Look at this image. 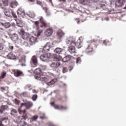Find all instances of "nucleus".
Segmentation results:
<instances>
[{"label": "nucleus", "mask_w": 126, "mask_h": 126, "mask_svg": "<svg viewBox=\"0 0 126 126\" xmlns=\"http://www.w3.org/2000/svg\"><path fill=\"white\" fill-rule=\"evenodd\" d=\"M76 63H81V58L80 57L77 58Z\"/></svg>", "instance_id": "nucleus-42"}, {"label": "nucleus", "mask_w": 126, "mask_h": 126, "mask_svg": "<svg viewBox=\"0 0 126 126\" xmlns=\"http://www.w3.org/2000/svg\"><path fill=\"white\" fill-rule=\"evenodd\" d=\"M3 12L5 15L7 17H14V18H17V15H16V14L14 12L12 11L11 13L10 11H9V10L6 8H3Z\"/></svg>", "instance_id": "nucleus-3"}, {"label": "nucleus", "mask_w": 126, "mask_h": 126, "mask_svg": "<svg viewBox=\"0 0 126 126\" xmlns=\"http://www.w3.org/2000/svg\"><path fill=\"white\" fill-rule=\"evenodd\" d=\"M97 42H98V39H97V38L91 40V43H97Z\"/></svg>", "instance_id": "nucleus-48"}, {"label": "nucleus", "mask_w": 126, "mask_h": 126, "mask_svg": "<svg viewBox=\"0 0 126 126\" xmlns=\"http://www.w3.org/2000/svg\"><path fill=\"white\" fill-rule=\"evenodd\" d=\"M6 76V72L5 71H3L1 74V78L2 79H3Z\"/></svg>", "instance_id": "nucleus-38"}, {"label": "nucleus", "mask_w": 126, "mask_h": 126, "mask_svg": "<svg viewBox=\"0 0 126 126\" xmlns=\"http://www.w3.org/2000/svg\"><path fill=\"white\" fill-rule=\"evenodd\" d=\"M76 40L75 37L73 36H68L66 40L65 43L68 46V51L71 54H75L76 53V48L75 46L78 49H80L82 47V44L80 41H78L76 42Z\"/></svg>", "instance_id": "nucleus-1"}, {"label": "nucleus", "mask_w": 126, "mask_h": 126, "mask_svg": "<svg viewBox=\"0 0 126 126\" xmlns=\"http://www.w3.org/2000/svg\"><path fill=\"white\" fill-rule=\"evenodd\" d=\"M20 35H22L23 39L24 40H27L29 38L30 34L27 32H19Z\"/></svg>", "instance_id": "nucleus-15"}, {"label": "nucleus", "mask_w": 126, "mask_h": 126, "mask_svg": "<svg viewBox=\"0 0 126 126\" xmlns=\"http://www.w3.org/2000/svg\"><path fill=\"white\" fill-rule=\"evenodd\" d=\"M34 73L35 74L34 75V78H35V79L39 78V77L41 75V74H43V73H42V70L40 68L35 69L34 70Z\"/></svg>", "instance_id": "nucleus-7"}, {"label": "nucleus", "mask_w": 126, "mask_h": 126, "mask_svg": "<svg viewBox=\"0 0 126 126\" xmlns=\"http://www.w3.org/2000/svg\"><path fill=\"white\" fill-rule=\"evenodd\" d=\"M63 73H65L66 72H67V68L63 67Z\"/></svg>", "instance_id": "nucleus-47"}, {"label": "nucleus", "mask_w": 126, "mask_h": 126, "mask_svg": "<svg viewBox=\"0 0 126 126\" xmlns=\"http://www.w3.org/2000/svg\"><path fill=\"white\" fill-rule=\"evenodd\" d=\"M57 82V79H53L50 82L47 83L48 85L50 86V85H53Z\"/></svg>", "instance_id": "nucleus-30"}, {"label": "nucleus", "mask_w": 126, "mask_h": 126, "mask_svg": "<svg viewBox=\"0 0 126 126\" xmlns=\"http://www.w3.org/2000/svg\"><path fill=\"white\" fill-rule=\"evenodd\" d=\"M109 43L110 42L107 40H104L103 42V45H105V46H107Z\"/></svg>", "instance_id": "nucleus-43"}, {"label": "nucleus", "mask_w": 126, "mask_h": 126, "mask_svg": "<svg viewBox=\"0 0 126 126\" xmlns=\"http://www.w3.org/2000/svg\"><path fill=\"white\" fill-rule=\"evenodd\" d=\"M70 59H71V56H67L63 59L62 62L63 63H66V62L70 61Z\"/></svg>", "instance_id": "nucleus-23"}, {"label": "nucleus", "mask_w": 126, "mask_h": 126, "mask_svg": "<svg viewBox=\"0 0 126 126\" xmlns=\"http://www.w3.org/2000/svg\"><path fill=\"white\" fill-rule=\"evenodd\" d=\"M59 1H61L62 2H65L66 1V0H58Z\"/></svg>", "instance_id": "nucleus-58"}, {"label": "nucleus", "mask_w": 126, "mask_h": 126, "mask_svg": "<svg viewBox=\"0 0 126 126\" xmlns=\"http://www.w3.org/2000/svg\"><path fill=\"white\" fill-rule=\"evenodd\" d=\"M1 50H3V45H2L1 44H0V51Z\"/></svg>", "instance_id": "nucleus-54"}, {"label": "nucleus", "mask_w": 126, "mask_h": 126, "mask_svg": "<svg viewBox=\"0 0 126 126\" xmlns=\"http://www.w3.org/2000/svg\"><path fill=\"white\" fill-rule=\"evenodd\" d=\"M13 46H9V49L10 50H13Z\"/></svg>", "instance_id": "nucleus-64"}, {"label": "nucleus", "mask_w": 126, "mask_h": 126, "mask_svg": "<svg viewBox=\"0 0 126 126\" xmlns=\"http://www.w3.org/2000/svg\"><path fill=\"white\" fill-rule=\"evenodd\" d=\"M34 23H35V25L36 26H38V25H39V21H35Z\"/></svg>", "instance_id": "nucleus-56"}, {"label": "nucleus", "mask_w": 126, "mask_h": 126, "mask_svg": "<svg viewBox=\"0 0 126 126\" xmlns=\"http://www.w3.org/2000/svg\"><path fill=\"white\" fill-rule=\"evenodd\" d=\"M85 12L87 13V14H90V11H89V10H88V9L85 10Z\"/></svg>", "instance_id": "nucleus-52"}, {"label": "nucleus", "mask_w": 126, "mask_h": 126, "mask_svg": "<svg viewBox=\"0 0 126 126\" xmlns=\"http://www.w3.org/2000/svg\"><path fill=\"white\" fill-rule=\"evenodd\" d=\"M3 22V25L2 26L3 27H4V28H9L10 27V23L9 22Z\"/></svg>", "instance_id": "nucleus-31"}, {"label": "nucleus", "mask_w": 126, "mask_h": 126, "mask_svg": "<svg viewBox=\"0 0 126 126\" xmlns=\"http://www.w3.org/2000/svg\"><path fill=\"white\" fill-rule=\"evenodd\" d=\"M50 49H51V46L49 43H47L43 47V51L48 52L50 51Z\"/></svg>", "instance_id": "nucleus-19"}, {"label": "nucleus", "mask_w": 126, "mask_h": 126, "mask_svg": "<svg viewBox=\"0 0 126 126\" xmlns=\"http://www.w3.org/2000/svg\"><path fill=\"white\" fill-rule=\"evenodd\" d=\"M1 91H2V92H3V91H4L5 90V88H3V87H1L0 88Z\"/></svg>", "instance_id": "nucleus-55"}, {"label": "nucleus", "mask_w": 126, "mask_h": 126, "mask_svg": "<svg viewBox=\"0 0 126 126\" xmlns=\"http://www.w3.org/2000/svg\"><path fill=\"white\" fill-rule=\"evenodd\" d=\"M23 106H25L26 108V110H29L31 107L33 106V103L31 101H29L26 103H22L21 104L20 108H22Z\"/></svg>", "instance_id": "nucleus-5"}, {"label": "nucleus", "mask_w": 126, "mask_h": 126, "mask_svg": "<svg viewBox=\"0 0 126 126\" xmlns=\"http://www.w3.org/2000/svg\"><path fill=\"white\" fill-rule=\"evenodd\" d=\"M0 126H4V125L2 124V122L1 121H0Z\"/></svg>", "instance_id": "nucleus-61"}, {"label": "nucleus", "mask_w": 126, "mask_h": 126, "mask_svg": "<svg viewBox=\"0 0 126 126\" xmlns=\"http://www.w3.org/2000/svg\"><path fill=\"white\" fill-rule=\"evenodd\" d=\"M125 0H116L115 6L116 7H121L124 5V3H125Z\"/></svg>", "instance_id": "nucleus-13"}, {"label": "nucleus", "mask_w": 126, "mask_h": 126, "mask_svg": "<svg viewBox=\"0 0 126 126\" xmlns=\"http://www.w3.org/2000/svg\"><path fill=\"white\" fill-rule=\"evenodd\" d=\"M18 4V3L16 1L12 2L10 6L12 8H14L17 6Z\"/></svg>", "instance_id": "nucleus-32"}, {"label": "nucleus", "mask_w": 126, "mask_h": 126, "mask_svg": "<svg viewBox=\"0 0 126 126\" xmlns=\"http://www.w3.org/2000/svg\"><path fill=\"white\" fill-rule=\"evenodd\" d=\"M14 101L15 104H16V105H19V104L20 103V101H19V100H18L17 98H15Z\"/></svg>", "instance_id": "nucleus-44"}, {"label": "nucleus", "mask_w": 126, "mask_h": 126, "mask_svg": "<svg viewBox=\"0 0 126 126\" xmlns=\"http://www.w3.org/2000/svg\"><path fill=\"white\" fill-rule=\"evenodd\" d=\"M36 79L37 80H40L43 83H47V82L49 81V78L48 77V76H47V75L44 74L43 73L41 74V75L38 77V78H36Z\"/></svg>", "instance_id": "nucleus-4"}, {"label": "nucleus", "mask_w": 126, "mask_h": 126, "mask_svg": "<svg viewBox=\"0 0 126 126\" xmlns=\"http://www.w3.org/2000/svg\"><path fill=\"white\" fill-rule=\"evenodd\" d=\"M19 42H20V43H21V44H23V41H22V40L21 39H19Z\"/></svg>", "instance_id": "nucleus-63"}, {"label": "nucleus", "mask_w": 126, "mask_h": 126, "mask_svg": "<svg viewBox=\"0 0 126 126\" xmlns=\"http://www.w3.org/2000/svg\"><path fill=\"white\" fill-rule=\"evenodd\" d=\"M47 32H53V28H49L47 30Z\"/></svg>", "instance_id": "nucleus-50"}, {"label": "nucleus", "mask_w": 126, "mask_h": 126, "mask_svg": "<svg viewBox=\"0 0 126 126\" xmlns=\"http://www.w3.org/2000/svg\"><path fill=\"white\" fill-rule=\"evenodd\" d=\"M42 9L43 10H45L46 13V16H51V12L49 10V8L43 7Z\"/></svg>", "instance_id": "nucleus-26"}, {"label": "nucleus", "mask_w": 126, "mask_h": 126, "mask_svg": "<svg viewBox=\"0 0 126 126\" xmlns=\"http://www.w3.org/2000/svg\"><path fill=\"white\" fill-rule=\"evenodd\" d=\"M21 95H22V96H23L24 97H28V94L27 93V92H23L21 94Z\"/></svg>", "instance_id": "nucleus-41"}, {"label": "nucleus", "mask_w": 126, "mask_h": 126, "mask_svg": "<svg viewBox=\"0 0 126 126\" xmlns=\"http://www.w3.org/2000/svg\"><path fill=\"white\" fill-rule=\"evenodd\" d=\"M53 57L55 60H57L58 61H61V60L62 59V56L60 55H57V54H54Z\"/></svg>", "instance_id": "nucleus-34"}, {"label": "nucleus", "mask_w": 126, "mask_h": 126, "mask_svg": "<svg viewBox=\"0 0 126 126\" xmlns=\"http://www.w3.org/2000/svg\"><path fill=\"white\" fill-rule=\"evenodd\" d=\"M37 98H38V95L37 94H33L32 97V101H36Z\"/></svg>", "instance_id": "nucleus-40"}, {"label": "nucleus", "mask_w": 126, "mask_h": 126, "mask_svg": "<svg viewBox=\"0 0 126 126\" xmlns=\"http://www.w3.org/2000/svg\"><path fill=\"white\" fill-rule=\"evenodd\" d=\"M52 32H45L44 34L46 37H50L52 35Z\"/></svg>", "instance_id": "nucleus-39"}, {"label": "nucleus", "mask_w": 126, "mask_h": 126, "mask_svg": "<svg viewBox=\"0 0 126 126\" xmlns=\"http://www.w3.org/2000/svg\"><path fill=\"white\" fill-rule=\"evenodd\" d=\"M23 126H28V125H27V123L25 122Z\"/></svg>", "instance_id": "nucleus-60"}, {"label": "nucleus", "mask_w": 126, "mask_h": 126, "mask_svg": "<svg viewBox=\"0 0 126 126\" xmlns=\"http://www.w3.org/2000/svg\"><path fill=\"white\" fill-rule=\"evenodd\" d=\"M57 36L58 37V39L61 40V39H62V38L64 36V33H63V32H58Z\"/></svg>", "instance_id": "nucleus-27"}, {"label": "nucleus", "mask_w": 126, "mask_h": 126, "mask_svg": "<svg viewBox=\"0 0 126 126\" xmlns=\"http://www.w3.org/2000/svg\"><path fill=\"white\" fill-rule=\"evenodd\" d=\"M36 2L38 4L42 6V2L40 1V0H37Z\"/></svg>", "instance_id": "nucleus-53"}, {"label": "nucleus", "mask_w": 126, "mask_h": 126, "mask_svg": "<svg viewBox=\"0 0 126 126\" xmlns=\"http://www.w3.org/2000/svg\"><path fill=\"white\" fill-rule=\"evenodd\" d=\"M83 40H84L83 37L80 36V37L79 38L78 41L79 42H81V43H82V42H83Z\"/></svg>", "instance_id": "nucleus-45"}, {"label": "nucleus", "mask_w": 126, "mask_h": 126, "mask_svg": "<svg viewBox=\"0 0 126 126\" xmlns=\"http://www.w3.org/2000/svg\"><path fill=\"white\" fill-rule=\"evenodd\" d=\"M73 68V67H72V66H69V69L70 71Z\"/></svg>", "instance_id": "nucleus-59"}, {"label": "nucleus", "mask_w": 126, "mask_h": 126, "mask_svg": "<svg viewBox=\"0 0 126 126\" xmlns=\"http://www.w3.org/2000/svg\"><path fill=\"white\" fill-rule=\"evenodd\" d=\"M48 2H50V3H51L52 5H53V2L52 1V0H47Z\"/></svg>", "instance_id": "nucleus-57"}, {"label": "nucleus", "mask_w": 126, "mask_h": 126, "mask_svg": "<svg viewBox=\"0 0 126 126\" xmlns=\"http://www.w3.org/2000/svg\"><path fill=\"white\" fill-rule=\"evenodd\" d=\"M60 65H61V63L60 62H53L51 63L50 66L53 70H56Z\"/></svg>", "instance_id": "nucleus-9"}, {"label": "nucleus", "mask_w": 126, "mask_h": 126, "mask_svg": "<svg viewBox=\"0 0 126 126\" xmlns=\"http://www.w3.org/2000/svg\"><path fill=\"white\" fill-rule=\"evenodd\" d=\"M94 1V0H81V3H87V2L92 3Z\"/></svg>", "instance_id": "nucleus-33"}, {"label": "nucleus", "mask_w": 126, "mask_h": 126, "mask_svg": "<svg viewBox=\"0 0 126 126\" xmlns=\"http://www.w3.org/2000/svg\"><path fill=\"white\" fill-rule=\"evenodd\" d=\"M3 25V22H0V26H2Z\"/></svg>", "instance_id": "nucleus-62"}, {"label": "nucleus", "mask_w": 126, "mask_h": 126, "mask_svg": "<svg viewBox=\"0 0 126 126\" xmlns=\"http://www.w3.org/2000/svg\"><path fill=\"white\" fill-rule=\"evenodd\" d=\"M54 108L56 110H67V107L66 106H63V105H54Z\"/></svg>", "instance_id": "nucleus-16"}, {"label": "nucleus", "mask_w": 126, "mask_h": 126, "mask_svg": "<svg viewBox=\"0 0 126 126\" xmlns=\"http://www.w3.org/2000/svg\"><path fill=\"white\" fill-rule=\"evenodd\" d=\"M20 113H23V116L21 117H18L16 120L17 123L20 124L22 123V122L26 121L28 119V116H27V114L26 113V110L24 109V110H22Z\"/></svg>", "instance_id": "nucleus-2"}, {"label": "nucleus", "mask_w": 126, "mask_h": 126, "mask_svg": "<svg viewBox=\"0 0 126 126\" xmlns=\"http://www.w3.org/2000/svg\"><path fill=\"white\" fill-rule=\"evenodd\" d=\"M26 17H30V18H34L35 17V13L34 12H30V14H26Z\"/></svg>", "instance_id": "nucleus-21"}, {"label": "nucleus", "mask_w": 126, "mask_h": 126, "mask_svg": "<svg viewBox=\"0 0 126 126\" xmlns=\"http://www.w3.org/2000/svg\"><path fill=\"white\" fill-rule=\"evenodd\" d=\"M46 68H47V66L46 65H44V66H42L41 67V69L42 70H45Z\"/></svg>", "instance_id": "nucleus-51"}, {"label": "nucleus", "mask_w": 126, "mask_h": 126, "mask_svg": "<svg viewBox=\"0 0 126 126\" xmlns=\"http://www.w3.org/2000/svg\"><path fill=\"white\" fill-rule=\"evenodd\" d=\"M93 52V46H92V44H88L86 48V53L87 54H89Z\"/></svg>", "instance_id": "nucleus-11"}, {"label": "nucleus", "mask_w": 126, "mask_h": 126, "mask_svg": "<svg viewBox=\"0 0 126 126\" xmlns=\"http://www.w3.org/2000/svg\"><path fill=\"white\" fill-rule=\"evenodd\" d=\"M39 21L41 23L40 27L41 28L45 29L47 27V25H48V23H47V22L45 21V19H44V18L43 17H40Z\"/></svg>", "instance_id": "nucleus-6"}, {"label": "nucleus", "mask_w": 126, "mask_h": 126, "mask_svg": "<svg viewBox=\"0 0 126 126\" xmlns=\"http://www.w3.org/2000/svg\"><path fill=\"white\" fill-rule=\"evenodd\" d=\"M34 35L36 37H39V36L41 35V32H35L34 33Z\"/></svg>", "instance_id": "nucleus-46"}, {"label": "nucleus", "mask_w": 126, "mask_h": 126, "mask_svg": "<svg viewBox=\"0 0 126 126\" xmlns=\"http://www.w3.org/2000/svg\"><path fill=\"white\" fill-rule=\"evenodd\" d=\"M63 50V49L61 48H56L54 50V52L55 53V54H57V55H60V54H61Z\"/></svg>", "instance_id": "nucleus-22"}, {"label": "nucleus", "mask_w": 126, "mask_h": 126, "mask_svg": "<svg viewBox=\"0 0 126 126\" xmlns=\"http://www.w3.org/2000/svg\"><path fill=\"white\" fill-rule=\"evenodd\" d=\"M31 87V84H28L26 85L24 87L25 89H27L28 88H30Z\"/></svg>", "instance_id": "nucleus-49"}, {"label": "nucleus", "mask_w": 126, "mask_h": 126, "mask_svg": "<svg viewBox=\"0 0 126 126\" xmlns=\"http://www.w3.org/2000/svg\"><path fill=\"white\" fill-rule=\"evenodd\" d=\"M14 75L16 77H19V76H23V72L20 70L15 69L14 71Z\"/></svg>", "instance_id": "nucleus-10"}, {"label": "nucleus", "mask_w": 126, "mask_h": 126, "mask_svg": "<svg viewBox=\"0 0 126 126\" xmlns=\"http://www.w3.org/2000/svg\"><path fill=\"white\" fill-rule=\"evenodd\" d=\"M107 5L108 4H107L106 1H103L100 3V7H105V6H107Z\"/></svg>", "instance_id": "nucleus-36"}, {"label": "nucleus", "mask_w": 126, "mask_h": 126, "mask_svg": "<svg viewBox=\"0 0 126 126\" xmlns=\"http://www.w3.org/2000/svg\"><path fill=\"white\" fill-rule=\"evenodd\" d=\"M11 39L12 41H14V42H15V41H17V40H18V35L14 33L12 35Z\"/></svg>", "instance_id": "nucleus-24"}, {"label": "nucleus", "mask_w": 126, "mask_h": 126, "mask_svg": "<svg viewBox=\"0 0 126 126\" xmlns=\"http://www.w3.org/2000/svg\"><path fill=\"white\" fill-rule=\"evenodd\" d=\"M2 2L4 6H7L8 5V0H2Z\"/></svg>", "instance_id": "nucleus-35"}, {"label": "nucleus", "mask_w": 126, "mask_h": 126, "mask_svg": "<svg viewBox=\"0 0 126 126\" xmlns=\"http://www.w3.org/2000/svg\"><path fill=\"white\" fill-rule=\"evenodd\" d=\"M17 14L19 17H24V16H26V14H25V12H24V10L22 8H20L17 11Z\"/></svg>", "instance_id": "nucleus-12"}, {"label": "nucleus", "mask_w": 126, "mask_h": 126, "mask_svg": "<svg viewBox=\"0 0 126 126\" xmlns=\"http://www.w3.org/2000/svg\"><path fill=\"white\" fill-rule=\"evenodd\" d=\"M11 116H14V117H17V110L15 109H12L11 111Z\"/></svg>", "instance_id": "nucleus-28"}, {"label": "nucleus", "mask_w": 126, "mask_h": 126, "mask_svg": "<svg viewBox=\"0 0 126 126\" xmlns=\"http://www.w3.org/2000/svg\"><path fill=\"white\" fill-rule=\"evenodd\" d=\"M15 20L16 21V24L18 27H23L24 24L22 23V21L19 20V19H17V18H15Z\"/></svg>", "instance_id": "nucleus-17"}, {"label": "nucleus", "mask_w": 126, "mask_h": 126, "mask_svg": "<svg viewBox=\"0 0 126 126\" xmlns=\"http://www.w3.org/2000/svg\"><path fill=\"white\" fill-rule=\"evenodd\" d=\"M8 108V106L7 105H2L0 108V113L1 114H2L4 111L6 110H7V108Z\"/></svg>", "instance_id": "nucleus-20"}, {"label": "nucleus", "mask_w": 126, "mask_h": 126, "mask_svg": "<svg viewBox=\"0 0 126 126\" xmlns=\"http://www.w3.org/2000/svg\"><path fill=\"white\" fill-rule=\"evenodd\" d=\"M7 58L10 60H15L16 59L15 56L12 53H9L7 56Z\"/></svg>", "instance_id": "nucleus-29"}, {"label": "nucleus", "mask_w": 126, "mask_h": 126, "mask_svg": "<svg viewBox=\"0 0 126 126\" xmlns=\"http://www.w3.org/2000/svg\"><path fill=\"white\" fill-rule=\"evenodd\" d=\"M40 59L42 62H47L48 57L46 55H42L40 56Z\"/></svg>", "instance_id": "nucleus-25"}, {"label": "nucleus", "mask_w": 126, "mask_h": 126, "mask_svg": "<svg viewBox=\"0 0 126 126\" xmlns=\"http://www.w3.org/2000/svg\"><path fill=\"white\" fill-rule=\"evenodd\" d=\"M31 63H32L34 64L35 66H37L38 64V59H37V57L35 56H33L31 59Z\"/></svg>", "instance_id": "nucleus-14"}, {"label": "nucleus", "mask_w": 126, "mask_h": 126, "mask_svg": "<svg viewBox=\"0 0 126 126\" xmlns=\"http://www.w3.org/2000/svg\"><path fill=\"white\" fill-rule=\"evenodd\" d=\"M26 61L25 60V58L24 57H22L21 59L19 60V63H21V65L22 66H25L26 64H25V62Z\"/></svg>", "instance_id": "nucleus-18"}, {"label": "nucleus", "mask_w": 126, "mask_h": 126, "mask_svg": "<svg viewBox=\"0 0 126 126\" xmlns=\"http://www.w3.org/2000/svg\"><path fill=\"white\" fill-rule=\"evenodd\" d=\"M38 41L37 40V38L34 36H31L29 39V44L30 46H32V45H35L36 43H37Z\"/></svg>", "instance_id": "nucleus-8"}, {"label": "nucleus", "mask_w": 126, "mask_h": 126, "mask_svg": "<svg viewBox=\"0 0 126 126\" xmlns=\"http://www.w3.org/2000/svg\"><path fill=\"white\" fill-rule=\"evenodd\" d=\"M38 117L37 115H34L31 118V121H32V122H35V121H36V120H38Z\"/></svg>", "instance_id": "nucleus-37"}]
</instances>
